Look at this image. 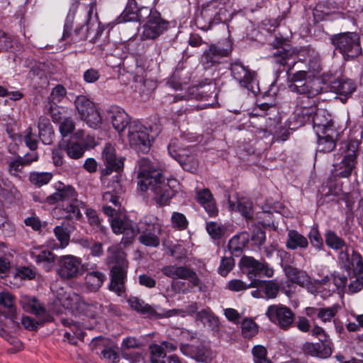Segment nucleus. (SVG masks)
Listing matches in <instances>:
<instances>
[{
	"mask_svg": "<svg viewBox=\"0 0 363 363\" xmlns=\"http://www.w3.org/2000/svg\"><path fill=\"white\" fill-rule=\"evenodd\" d=\"M231 76L235 79L240 86L247 89L253 94H256L258 89L257 82V74L243 65L239 60H236L230 64Z\"/></svg>",
	"mask_w": 363,
	"mask_h": 363,
	"instance_id": "9b49d317",
	"label": "nucleus"
},
{
	"mask_svg": "<svg viewBox=\"0 0 363 363\" xmlns=\"http://www.w3.org/2000/svg\"><path fill=\"white\" fill-rule=\"evenodd\" d=\"M242 335L245 338H251L258 333L257 324L251 318H245L241 323Z\"/></svg>",
	"mask_w": 363,
	"mask_h": 363,
	"instance_id": "49530a36",
	"label": "nucleus"
},
{
	"mask_svg": "<svg viewBox=\"0 0 363 363\" xmlns=\"http://www.w3.org/2000/svg\"><path fill=\"white\" fill-rule=\"evenodd\" d=\"M252 352L255 363H272L267 357V349L262 345L254 346Z\"/></svg>",
	"mask_w": 363,
	"mask_h": 363,
	"instance_id": "bf43d9fd",
	"label": "nucleus"
},
{
	"mask_svg": "<svg viewBox=\"0 0 363 363\" xmlns=\"http://www.w3.org/2000/svg\"><path fill=\"white\" fill-rule=\"evenodd\" d=\"M281 264L288 279L293 284L301 286H307L311 283V277L306 272L294 267L290 264V255L284 251H279Z\"/></svg>",
	"mask_w": 363,
	"mask_h": 363,
	"instance_id": "f3484780",
	"label": "nucleus"
},
{
	"mask_svg": "<svg viewBox=\"0 0 363 363\" xmlns=\"http://www.w3.org/2000/svg\"><path fill=\"white\" fill-rule=\"evenodd\" d=\"M196 200L203 207L209 216L215 217L218 215V209L211 191L203 189L196 192Z\"/></svg>",
	"mask_w": 363,
	"mask_h": 363,
	"instance_id": "a878e982",
	"label": "nucleus"
},
{
	"mask_svg": "<svg viewBox=\"0 0 363 363\" xmlns=\"http://www.w3.org/2000/svg\"><path fill=\"white\" fill-rule=\"evenodd\" d=\"M106 275L99 271L88 272L85 277L87 287L92 291H98L106 280Z\"/></svg>",
	"mask_w": 363,
	"mask_h": 363,
	"instance_id": "c9c22d12",
	"label": "nucleus"
},
{
	"mask_svg": "<svg viewBox=\"0 0 363 363\" xmlns=\"http://www.w3.org/2000/svg\"><path fill=\"white\" fill-rule=\"evenodd\" d=\"M265 315L272 323L284 330L294 324L295 313L289 307L281 303L268 306Z\"/></svg>",
	"mask_w": 363,
	"mask_h": 363,
	"instance_id": "f8f14e48",
	"label": "nucleus"
},
{
	"mask_svg": "<svg viewBox=\"0 0 363 363\" xmlns=\"http://www.w3.org/2000/svg\"><path fill=\"white\" fill-rule=\"evenodd\" d=\"M295 117L298 123H305L312 117L313 129L317 135L328 132V129H335L331 115L327 110L317 108L315 101H310L296 111Z\"/></svg>",
	"mask_w": 363,
	"mask_h": 363,
	"instance_id": "7ed1b4c3",
	"label": "nucleus"
},
{
	"mask_svg": "<svg viewBox=\"0 0 363 363\" xmlns=\"http://www.w3.org/2000/svg\"><path fill=\"white\" fill-rule=\"evenodd\" d=\"M328 132L317 135V151L323 153L332 152L336 147L339 133L336 129H328Z\"/></svg>",
	"mask_w": 363,
	"mask_h": 363,
	"instance_id": "b1692460",
	"label": "nucleus"
},
{
	"mask_svg": "<svg viewBox=\"0 0 363 363\" xmlns=\"http://www.w3.org/2000/svg\"><path fill=\"white\" fill-rule=\"evenodd\" d=\"M74 226L67 222H62L60 225H57L53 230L54 234L60 242V247L65 248L68 246L70 240V233Z\"/></svg>",
	"mask_w": 363,
	"mask_h": 363,
	"instance_id": "2f4dec72",
	"label": "nucleus"
},
{
	"mask_svg": "<svg viewBox=\"0 0 363 363\" xmlns=\"http://www.w3.org/2000/svg\"><path fill=\"white\" fill-rule=\"evenodd\" d=\"M74 105L81 118L85 117V115L95 108L94 103L84 96H77L74 101Z\"/></svg>",
	"mask_w": 363,
	"mask_h": 363,
	"instance_id": "37998d69",
	"label": "nucleus"
},
{
	"mask_svg": "<svg viewBox=\"0 0 363 363\" xmlns=\"http://www.w3.org/2000/svg\"><path fill=\"white\" fill-rule=\"evenodd\" d=\"M227 21V10L224 3L219 0H212L203 6L199 13L195 17L198 28L209 30L213 24Z\"/></svg>",
	"mask_w": 363,
	"mask_h": 363,
	"instance_id": "39448f33",
	"label": "nucleus"
},
{
	"mask_svg": "<svg viewBox=\"0 0 363 363\" xmlns=\"http://www.w3.org/2000/svg\"><path fill=\"white\" fill-rule=\"evenodd\" d=\"M249 235L245 232L234 235L228 242V247L231 255L235 257L241 255L243 249L249 242Z\"/></svg>",
	"mask_w": 363,
	"mask_h": 363,
	"instance_id": "c85d7f7f",
	"label": "nucleus"
},
{
	"mask_svg": "<svg viewBox=\"0 0 363 363\" xmlns=\"http://www.w3.org/2000/svg\"><path fill=\"white\" fill-rule=\"evenodd\" d=\"M180 351L185 356L189 357L198 363H211L216 357V353L203 342L180 345Z\"/></svg>",
	"mask_w": 363,
	"mask_h": 363,
	"instance_id": "ddd939ff",
	"label": "nucleus"
},
{
	"mask_svg": "<svg viewBox=\"0 0 363 363\" xmlns=\"http://www.w3.org/2000/svg\"><path fill=\"white\" fill-rule=\"evenodd\" d=\"M81 119L84 121L90 128L94 129L99 128L102 123V118L96 108L90 111L87 115H85V117H82Z\"/></svg>",
	"mask_w": 363,
	"mask_h": 363,
	"instance_id": "603ef678",
	"label": "nucleus"
},
{
	"mask_svg": "<svg viewBox=\"0 0 363 363\" xmlns=\"http://www.w3.org/2000/svg\"><path fill=\"white\" fill-rule=\"evenodd\" d=\"M62 142H65L64 147L68 157L74 160H77L83 157L86 149V144L74 141L62 140Z\"/></svg>",
	"mask_w": 363,
	"mask_h": 363,
	"instance_id": "4c0bfd02",
	"label": "nucleus"
},
{
	"mask_svg": "<svg viewBox=\"0 0 363 363\" xmlns=\"http://www.w3.org/2000/svg\"><path fill=\"white\" fill-rule=\"evenodd\" d=\"M65 142H60L58 145L52 149V159L55 166L60 167L64 163Z\"/></svg>",
	"mask_w": 363,
	"mask_h": 363,
	"instance_id": "13d9d810",
	"label": "nucleus"
},
{
	"mask_svg": "<svg viewBox=\"0 0 363 363\" xmlns=\"http://www.w3.org/2000/svg\"><path fill=\"white\" fill-rule=\"evenodd\" d=\"M87 221L89 225L96 231L105 233L106 227L102 224V220L99 218L98 213L92 208H87L85 212Z\"/></svg>",
	"mask_w": 363,
	"mask_h": 363,
	"instance_id": "79ce46f5",
	"label": "nucleus"
},
{
	"mask_svg": "<svg viewBox=\"0 0 363 363\" xmlns=\"http://www.w3.org/2000/svg\"><path fill=\"white\" fill-rule=\"evenodd\" d=\"M330 87L331 90L339 96L340 100L345 103L356 91L357 85L352 79L341 77L333 80Z\"/></svg>",
	"mask_w": 363,
	"mask_h": 363,
	"instance_id": "4be33fe9",
	"label": "nucleus"
},
{
	"mask_svg": "<svg viewBox=\"0 0 363 363\" xmlns=\"http://www.w3.org/2000/svg\"><path fill=\"white\" fill-rule=\"evenodd\" d=\"M196 319L203 324H208L212 327L217 326L218 323V318L211 312L209 308L197 312Z\"/></svg>",
	"mask_w": 363,
	"mask_h": 363,
	"instance_id": "09e8293b",
	"label": "nucleus"
},
{
	"mask_svg": "<svg viewBox=\"0 0 363 363\" xmlns=\"http://www.w3.org/2000/svg\"><path fill=\"white\" fill-rule=\"evenodd\" d=\"M235 266V260L232 257H223L220 261L218 268V273L225 277L233 269Z\"/></svg>",
	"mask_w": 363,
	"mask_h": 363,
	"instance_id": "0e129e2a",
	"label": "nucleus"
},
{
	"mask_svg": "<svg viewBox=\"0 0 363 363\" xmlns=\"http://www.w3.org/2000/svg\"><path fill=\"white\" fill-rule=\"evenodd\" d=\"M259 286L256 288H260L264 294L265 298L267 299H273L277 297L280 286L279 283L275 280L262 281L260 280Z\"/></svg>",
	"mask_w": 363,
	"mask_h": 363,
	"instance_id": "58836bf2",
	"label": "nucleus"
},
{
	"mask_svg": "<svg viewBox=\"0 0 363 363\" xmlns=\"http://www.w3.org/2000/svg\"><path fill=\"white\" fill-rule=\"evenodd\" d=\"M330 42L345 61L356 59L362 53L360 36L356 32H342L332 35Z\"/></svg>",
	"mask_w": 363,
	"mask_h": 363,
	"instance_id": "20e7f679",
	"label": "nucleus"
},
{
	"mask_svg": "<svg viewBox=\"0 0 363 363\" xmlns=\"http://www.w3.org/2000/svg\"><path fill=\"white\" fill-rule=\"evenodd\" d=\"M102 158L106 165V169L103 170L104 175H108L113 171L120 172L123 169L124 158L116 157L115 148L111 144H106L104 147Z\"/></svg>",
	"mask_w": 363,
	"mask_h": 363,
	"instance_id": "412c9836",
	"label": "nucleus"
},
{
	"mask_svg": "<svg viewBox=\"0 0 363 363\" xmlns=\"http://www.w3.org/2000/svg\"><path fill=\"white\" fill-rule=\"evenodd\" d=\"M337 259L341 268L344 269L349 275L352 273H363V258L355 250H352L351 255L349 254L348 249L339 252Z\"/></svg>",
	"mask_w": 363,
	"mask_h": 363,
	"instance_id": "6ab92c4d",
	"label": "nucleus"
},
{
	"mask_svg": "<svg viewBox=\"0 0 363 363\" xmlns=\"http://www.w3.org/2000/svg\"><path fill=\"white\" fill-rule=\"evenodd\" d=\"M119 22L138 21L142 25L143 40H155L168 28L169 23L160 13L147 6H139L136 0H128L119 16Z\"/></svg>",
	"mask_w": 363,
	"mask_h": 363,
	"instance_id": "f03ea898",
	"label": "nucleus"
},
{
	"mask_svg": "<svg viewBox=\"0 0 363 363\" xmlns=\"http://www.w3.org/2000/svg\"><path fill=\"white\" fill-rule=\"evenodd\" d=\"M31 258L38 264H41L46 271H49L55 260V255L50 250H40L30 252Z\"/></svg>",
	"mask_w": 363,
	"mask_h": 363,
	"instance_id": "c756f323",
	"label": "nucleus"
},
{
	"mask_svg": "<svg viewBox=\"0 0 363 363\" xmlns=\"http://www.w3.org/2000/svg\"><path fill=\"white\" fill-rule=\"evenodd\" d=\"M38 136L42 143L45 145H50L55 139V132L50 120L41 116L38 121Z\"/></svg>",
	"mask_w": 363,
	"mask_h": 363,
	"instance_id": "bb28decb",
	"label": "nucleus"
},
{
	"mask_svg": "<svg viewBox=\"0 0 363 363\" xmlns=\"http://www.w3.org/2000/svg\"><path fill=\"white\" fill-rule=\"evenodd\" d=\"M25 166L20 159V156L13 159L8 164V171L9 174L16 177H20L21 174L23 173V169Z\"/></svg>",
	"mask_w": 363,
	"mask_h": 363,
	"instance_id": "680f3d73",
	"label": "nucleus"
},
{
	"mask_svg": "<svg viewBox=\"0 0 363 363\" xmlns=\"http://www.w3.org/2000/svg\"><path fill=\"white\" fill-rule=\"evenodd\" d=\"M316 345L318 358L326 359L331 356L333 353V343L330 340H328L326 337L324 340H320Z\"/></svg>",
	"mask_w": 363,
	"mask_h": 363,
	"instance_id": "3c124183",
	"label": "nucleus"
},
{
	"mask_svg": "<svg viewBox=\"0 0 363 363\" xmlns=\"http://www.w3.org/2000/svg\"><path fill=\"white\" fill-rule=\"evenodd\" d=\"M135 231L136 235L139 234L138 241L140 244L153 248L160 246L162 225L154 215L143 216L137 223Z\"/></svg>",
	"mask_w": 363,
	"mask_h": 363,
	"instance_id": "0eeeda50",
	"label": "nucleus"
},
{
	"mask_svg": "<svg viewBox=\"0 0 363 363\" xmlns=\"http://www.w3.org/2000/svg\"><path fill=\"white\" fill-rule=\"evenodd\" d=\"M308 236L310 240V242L313 247L318 251L324 250L323 240L317 227H313Z\"/></svg>",
	"mask_w": 363,
	"mask_h": 363,
	"instance_id": "5fc2aeb1",
	"label": "nucleus"
},
{
	"mask_svg": "<svg viewBox=\"0 0 363 363\" xmlns=\"http://www.w3.org/2000/svg\"><path fill=\"white\" fill-rule=\"evenodd\" d=\"M340 309V306L335 304L331 307L313 309L317 311V317L323 322H329L335 316Z\"/></svg>",
	"mask_w": 363,
	"mask_h": 363,
	"instance_id": "8fccbe9b",
	"label": "nucleus"
},
{
	"mask_svg": "<svg viewBox=\"0 0 363 363\" xmlns=\"http://www.w3.org/2000/svg\"><path fill=\"white\" fill-rule=\"evenodd\" d=\"M110 120L113 127L118 132L121 133L132 122H130V117L125 111L118 107L112 106L108 111Z\"/></svg>",
	"mask_w": 363,
	"mask_h": 363,
	"instance_id": "393cba45",
	"label": "nucleus"
},
{
	"mask_svg": "<svg viewBox=\"0 0 363 363\" xmlns=\"http://www.w3.org/2000/svg\"><path fill=\"white\" fill-rule=\"evenodd\" d=\"M101 358L111 363H117L119 361V356L112 347H105L101 352Z\"/></svg>",
	"mask_w": 363,
	"mask_h": 363,
	"instance_id": "774afa93",
	"label": "nucleus"
},
{
	"mask_svg": "<svg viewBox=\"0 0 363 363\" xmlns=\"http://www.w3.org/2000/svg\"><path fill=\"white\" fill-rule=\"evenodd\" d=\"M138 164V189L143 192L149 191V195L158 205H166L174 196L170 184L173 180H167L162 170L154 166L147 158H141Z\"/></svg>",
	"mask_w": 363,
	"mask_h": 363,
	"instance_id": "f257e3e1",
	"label": "nucleus"
},
{
	"mask_svg": "<svg viewBox=\"0 0 363 363\" xmlns=\"http://www.w3.org/2000/svg\"><path fill=\"white\" fill-rule=\"evenodd\" d=\"M75 128L74 120L71 117L64 118L60 125V131L63 137L67 136L72 133Z\"/></svg>",
	"mask_w": 363,
	"mask_h": 363,
	"instance_id": "338daca9",
	"label": "nucleus"
},
{
	"mask_svg": "<svg viewBox=\"0 0 363 363\" xmlns=\"http://www.w3.org/2000/svg\"><path fill=\"white\" fill-rule=\"evenodd\" d=\"M209 235L214 240H219L225 232V229L216 222H208L206 226Z\"/></svg>",
	"mask_w": 363,
	"mask_h": 363,
	"instance_id": "052dcab7",
	"label": "nucleus"
},
{
	"mask_svg": "<svg viewBox=\"0 0 363 363\" xmlns=\"http://www.w3.org/2000/svg\"><path fill=\"white\" fill-rule=\"evenodd\" d=\"M177 279H186L191 283L194 286H198L201 282L196 272L186 266H178Z\"/></svg>",
	"mask_w": 363,
	"mask_h": 363,
	"instance_id": "a19ab883",
	"label": "nucleus"
},
{
	"mask_svg": "<svg viewBox=\"0 0 363 363\" xmlns=\"http://www.w3.org/2000/svg\"><path fill=\"white\" fill-rule=\"evenodd\" d=\"M350 283L348 285V290L350 293L354 294L360 291L363 289V273L351 274Z\"/></svg>",
	"mask_w": 363,
	"mask_h": 363,
	"instance_id": "4d7b16f0",
	"label": "nucleus"
},
{
	"mask_svg": "<svg viewBox=\"0 0 363 363\" xmlns=\"http://www.w3.org/2000/svg\"><path fill=\"white\" fill-rule=\"evenodd\" d=\"M111 267V281L108 289L118 296H121L125 291V280L127 277L128 262L125 253L121 251H115L108 258Z\"/></svg>",
	"mask_w": 363,
	"mask_h": 363,
	"instance_id": "423d86ee",
	"label": "nucleus"
},
{
	"mask_svg": "<svg viewBox=\"0 0 363 363\" xmlns=\"http://www.w3.org/2000/svg\"><path fill=\"white\" fill-rule=\"evenodd\" d=\"M274 62L279 65L287 67L289 73L296 64V54L289 46L276 47L272 52Z\"/></svg>",
	"mask_w": 363,
	"mask_h": 363,
	"instance_id": "5701e85b",
	"label": "nucleus"
},
{
	"mask_svg": "<svg viewBox=\"0 0 363 363\" xmlns=\"http://www.w3.org/2000/svg\"><path fill=\"white\" fill-rule=\"evenodd\" d=\"M239 265L242 272L251 281L257 279L256 277L260 274L271 278L274 272L273 268L267 262H259L252 257L243 256L240 260Z\"/></svg>",
	"mask_w": 363,
	"mask_h": 363,
	"instance_id": "2eb2a0df",
	"label": "nucleus"
},
{
	"mask_svg": "<svg viewBox=\"0 0 363 363\" xmlns=\"http://www.w3.org/2000/svg\"><path fill=\"white\" fill-rule=\"evenodd\" d=\"M130 308L137 312L148 317L160 316L156 311L149 304L145 303L143 300L135 296H130L127 300Z\"/></svg>",
	"mask_w": 363,
	"mask_h": 363,
	"instance_id": "473e14b6",
	"label": "nucleus"
},
{
	"mask_svg": "<svg viewBox=\"0 0 363 363\" xmlns=\"http://www.w3.org/2000/svg\"><path fill=\"white\" fill-rule=\"evenodd\" d=\"M150 128L143 125L140 121H133L128 126V138L132 148L138 152L147 153L154 140L150 135Z\"/></svg>",
	"mask_w": 363,
	"mask_h": 363,
	"instance_id": "9d476101",
	"label": "nucleus"
},
{
	"mask_svg": "<svg viewBox=\"0 0 363 363\" xmlns=\"http://www.w3.org/2000/svg\"><path fill=\"white\" fill-rule=\"evenodd\" d=\"M67 96V89L62 84H57L51 91L48 97L49 103L57 104L61 102Z\"/></svg>",
	"mask_w": 363,
	"mask_h": 363,
	"instance_id": "864d4df0",
	"label": "nucleus"
},
{
	"mask_svg": "<svg viewBox=\"0 0 363 363\" xmlns=\"http://www.w3.org/2000/svg\"><path fill=\"white\" fill-rule=\"evenodd\" d=\"M112 230L116 234H123L122 243L125 245L132 242L136 235L135 228L129 219L116 216L111 220Z\"/></svg>",
	"mask_w": 363,
	"mask_h": 363,
	"instance_id": "aec40b11",
	"label": "nucleus"
},
{
	"mask_svg": "<svg viewBox=\"0 0 363 363\" xmlns=\"http://www.w3.org/2000/svg\"><path fill=\"white\" fill-rule=\"evenodd\" d=\"M61 323L63 325L67 326L71 329V332L65 333V338L67 340L69 343L75 344L76 342L73 340L74 337H77V338H81L83 335L79 323L65 318L61 319Z\"/></svg>",
	"mask_w": 363,
	"mask_h": 363,
	"instance_id": "ea45409f",
	"label": "nucleus"
},
{
	"mask_svg": "<svg viewBox=\"0 0 363 363\" xmlns=\"http://www.w3.org/2000/svg\"><path fill=\"white\" fill-rule=\"evenodd\" d=\"M171 220L173 226L179 230H184L188 227V220L186 216L181 213L174 212Z\"/></svg>",
	"mask_w": 363,
	"mask_h": 363,
	"instance_id": "69168bd1",
	"label": "nucleus"
},
{
	"mask_svg": "<svg viewBox=\"0 0 363 363\" xmlns=\"http://www.w3.org/2000/svg\"><path fill=\"white\" fill-rule=\"evenodd\" d=\"M259 279H255L250 281V284H246L240 279H233L228 283V288L233 291H245L250 288H254L259 286Z\"/></svg>",
	"mask_w": 363,
	"mask_h": 363,
	"instance_id": "a18cd8bd",
	"label": "nucleus"
},
{
	"mask_svg": "<svg viewBox=\"0 0 363 363\" xmlns=\"http://www.w3.org/2000/svg\"><path fill=\"white\" fill-rule=\"evenodd\" d=\"M357 162L350 159L349 156H344L342 160L333 165V174L335 177L348 178L351 176Z\"/></svg>",
	"mask_w": 363,
	"mask_h": 363,
	"instance_id": "cd10ccee",
	"label": "nucleus"
},
{
	"mask_svg": "<svg viewBox=\"0 0 363 363\" xmlns=\"http://www.w3.org/2000/svg\"><path fill=\"white\" fill-rule=\"evenodd\" d=\"M103 305L98 302L86 303L83 301L81 303V310L79 313H84L86 316L91 318L99 317L101 314Z\"/></svg>",
	"mask_w": 363,
	"mask_h": 363,
	"instance_id": "c03bdc74",
	"label": "nucleus"
},
{
	"mask_svg": "<svg viewBox=\"0 0 363 363\" xmlns=\"http://www.w3.org/2000/svg\"><path fill=\"white\" fill-rule=\"evenodd\" d=\"M325 241L327 246L334 250H345L348 249V246L345 241L338 236L337 233L331 230H328L325 233Z\"/></svg>",
	"mask_w": 363,
	"mask_h": 363,
	"instance_id": "f704fd0d",
	"label": "nucleus"
},
{
	"mask_svg": "<svg viewBox=\"0 0 363 363\" xmlns=\"http://www.w3.org/2000/svg\"><path fill=\"white\" fill-rule=\"evenodd\" d=\"M89 269L81 263V259L73 255L60 257L57 274L63 279H71L81 276Z\"/></svg>",
	"mask_w": 363,
	"mask_h": 363,
	"instance_id": "4468645a",
	"label": "nucleus"
},
{
	"mask_svg": "<svg viewBox=\"0 0 363 363\" xmlns=\"http://www.w3.org/2000/svg\"><path fill=\"white\" fill-rule=\"evenodd\" d=\"M152 363H166V359L168 357L161 346L153 345L150 347Z\"/></svg>",
	"mask_w": 363,
	"mask_h": 363,
	"instance_id": "e2e57ef3",
	"label": "nucleus"
},
{
	"mask_svg": "<svg viewBox=\"0 0 363 363\" xmlns=\"http://www.w3.org/2000/svg\"><path fill=\"white\" fill-rule=\"evenodd\" d=\"M306 78V71H298L293 74L288 82V87L291 91L302 95L298 100L300 108L310 101H313V99L320 92L318 89L312 87L311 82H308Z\"/></svg>",
	"mask_w": 363,
	"mask_h": 363,
	"instance_id": "1a4fd4ad",
	"label": "nucleus"
},
{
	"mask_svg": "<svg viewBox=\"0 0 363 363\" xmlns=\"http://www.w3.org/2000/svg\"><path fill=\"white\" fill-rule=\"evenodd\" d=\"M59 301L65 308L77 311L81 310V303L83 302L81 297L75 293H65L59 298Z\"/></svg>",
	"mask_w": 363,
	"mask_h": 363,
	"instance_id": "e433bc0d",
	"label": "nucleus"
},
{
	"mask_svg": "<svg viewBox=\"0 0 363 363\" xmlns=\"http://www.w3.org/2000/svg\"><path fill=\"white\" fill-rule=\"evenodd\" d=\"M286 246L288 249L295 250L298 248L306 249L308 246V239L295 230L288 232Z\"/></svg>",
	"mask_w": 363,
	"mask_h": 363,
	"instance_id": "7c9ffc66",
	"label": "nucleus"
},
{
	"mask_svg": "<svg viewBox=\"0 0 363 363\" xmlns=\"http://www.w3.org/2000/svg\"><path fill=\"white\" fill-rule=\"evenodd\" d=\"M52 178V174L50 172H30L29 181L35 186L40 187L47 184Z\"/></svg>",
	"mask_w": 363,
	"mask_h": 363,
	"instance_id": "de8ad7c7",
	"label": "nucleus"
},
{
	"mask_svg": "<svg viewBox=\"0 0 363 363\" xmlns=\"http://www.w3.org/2000/svg\"><path fill=\"white\" fill-rule=\"evenodd\" d=\"M175 160L179 162L182 168L186 171L193 172L197 169L198 162L192 156L180 155Z\"/></svg>",
	"mask_w": 363,
	"mask_h": 363,
	"instance_id": "6e6d98bb",
	"label": "nucleus"
},
{
	"mask_svg": "<svg viewBox=\"0 0 363 363\" xmlns=\"http://www.w3.org/2000/svg\"><path fill=\"white\" fill-rule=\"evenodd\" d=\"M14 296L8 291H0V305L8 309L6 318L16 323V309L14 306Z\"/></svg>",
	"mask_w": 363,
	"mask_h": 363,
	"instance_id": "72a5a7b5",
	"label": "nucleus"
},
{
	"mask_svg": "<svg viewBox=\"0 0 363 363\" xmlns=\"http://www.w3.org/2000/svg\"><path fill=\"white\" fill-rule=\"evenodd\" d=\"M46 201L49 204H54L59 201H67L69 203L65 210L69 213V218H74L76 220H80L82 218L80 209L84 208L85 204L77 199V192L71 186H63L62 189L57 188L56 192L46 197Z\"/></svg>",
	"mask_w": 363,
	"mask_h": 363,
	"instance_id": "6e6552de",
	"label": "nucleus"
},
{
	"mask_svg": "<svg viewBox=\"0 0 363 363\" xmlns=\"http://www.w3.org/2000/svg\"><path fill=\"white\" fill-rule=\"evenodd\" d=\"M231 52L230 48H224L218 44H210L200 57V63L204 69H211L221 62L223 57Z\"/></svg>",
	"mask_w": 363,
	"mask_h": 363,
	"instance_id": "a211bd4d",
	"label": "nucleus"
},
{
	"mask_svg": "<svg viewBox=\"0 0 363 363\" xmlns=\"http://www.w3.org/2000/svg\"><path fill=\"white\" fill-rule=\"evenodd\" d=\"M78 7V3H74L72 4L70 11L72 9L73 12L71 13L70 12L68 13L66 21L64 26V30L62 37V40H66L68 38H70L71 40L74 43L86 40L89 35L90 34L89 28L88 23L91 18V16L89 18L87 16V19L86 21V24L82 25L79 28H77L74 33H72V29L73 26V21L74 17V13L77 11Z\"/></svg>",
	"mask_w": 363,
	"mask_h": 363,
	"instance_id": "dca6fc26",
	"label": "nucleus"
}]
</instances>
